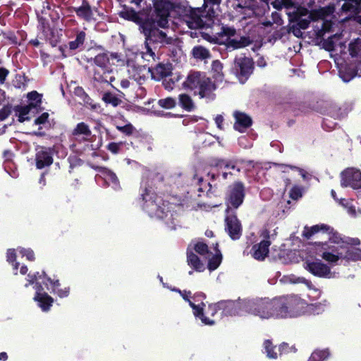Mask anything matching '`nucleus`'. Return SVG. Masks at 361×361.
<instances>
[{"label": "nucleus", "mask_w": 361, "mask_h": 361, "mask_svg": "<svg viewBox=\"0 0 361 361\" xmlns=\"http://www.w3.org/2000/svg\"><path fill=\"white\" fill-rule=\"evenodd\" d=\"M319 232L328 235V241L314 244V250L317 256L333 265L343 262L361 261V250L353 247L360 244V239L343 235L330 226L324 224L310 227L305 226L303 236L310 238L313 235Z\"/></svg>", "instance_id": "f257e3e1"}, {"label": "nucleus", "mask_w": 361, "mask_h": 361, "mask_svg": "<svg viewBox=\"0 0 361 361\" xmlns=\"http://www.w3.org/2000/svg\"><path fill=\"white\" fill-rule=\"evenodd\" d=\"M139 29L145 36V51L142 57L147 61H155L157 56L154 51L157 47H164L174 43L175 39L165 31L160 30L156 23L145 20L140 24Z\"/></svg>", "instance_id": "f03ea898"}, {"label": "nucleus", "mask_w": 361, "mask_h": 361, "mask_svg": "<svg viewBox=\"0 0 361 361\" xmlns=\"http://www.w3.org/2000/svg\"><path fill=\"white\" fill-rule=\"evenodd\" d=\"M27 277L28 283H26L25 286L27 287L30 284H35L34 288L36 290V294L34 300L38 302V305L43 311H47L49 310L50 307L52 305L53 299L47 293L44 292L42 293L43 288L41 283L44 284L47 289H49V283L52 291L56 293L60 298L67 297L69 294L68 288L59 289V287L60 283L59 280H51L46 276L44 272H42L41 274L39 272H37L34 275L29 274Z\"/></svg>", "instance_id": "7ed1b4c3"}, {"label": "nucleus", "mask_w": 361, "mask_h": 361, "mask_svg": "<svg viewBox=\"0 0 361 361\" xmlns=\"http://www.w3.org/2000/svg\"><path fill=\"white\" fill-rule=\"evenodd\" d=\"M183 85L185 88L194 91L195 94L208 102L214 100L216 97L214 91L216 86L204 73L190 71Z\"/></svg>", "instance_id": "20e7f679"}, {"label": "nucleus", "mask_w": 361, "mask_h": 361, "mask_svg": "<svg viewBox=\"0 0 361 361\" xmlns=\"http://www.w3.org/2000/svg\"><path fill=\"white\" fill-rule=\"evenodd\" d=\"M332 13L331 8H322L310 12L307 8L300 7L293 12L292 20L295 21L300 28L306 29L311 21L322 20L320 31L325 33L331 30V23L326 18Z\"/></svg>", "instance_id": "39448f33"}, {"label": "nucleus", "mask_w": 361, "mask_h": 361, "mask_svg": "<svg viewBox=\"0 0 361 361\" xmlns=\"http://www.w3.org/2000/svg\"><path fill=\"white\" fill-rule=\"evenodd\" d=\"M120 61V56L117 53H102L97 54L94 58L87 59V62L91 65H95L94 69L93 78L99 82H112L115 78L111 75V66L114 65V61Z\"/></svg>", "instance_id": "423d86ee"}, {"label": "nucleus", "mask_w": 361, "mask_h": 361, "mask_svg": "<svg viewBox=\"0 0 361 361\" xmlns=\"http://www.w3.org/2000/svg\"><path fill=\"white\" fill-rule=\"evenodd\" d=\"M245 312L262 319L276 318L274 298L245 299Z\"/></svg>", "instance_id": "0eeeda50"}, {"label": "nucleus", "mask_w": 361, "mask_h": 361, "mask_svg": "<svg viewBox=\"0 0 361 361\" xmlns=\"http://www.w3.org/2000/svg\"><path fill=\"white\" fill-rule=\"evenodd\" d=\"M141 196L143 202L142 208L152 218L164 219L169 216L168 207L165 202L152 191V188H148L145 185Z\"/></svg>", "instance_id": "6e6552de"}, {"label": "nucleus", "mask_w": 361, "mask_h": 361, "mask_svg": "<svg viewBox=\"0 0 361 361\" xmlns=\"http://www.w3.org/2000/svg\"><path fill=\"white\" fill-rule=\"evenodd\" d=\"M71 136L75 142L71 145V148L76 153L83 154L93 150L92 145L90 144L92 131L87 123L84 122L78 123L72 130Z\"/></svg>", "instance_id": "1a4fd4ad"}, {"label": "nucleus", "mask_w": 361, "mask_h": 361, "mask_svg": "<svg viewBox=\"0 0 361 361\" xmlns=\"http://www.w3.org/2000/svg\"><path fill=\"white\" fill-rule=\"evenodd\" d=\"M235 30L224 27L219 33L218 43L224 44L228 49H240L248 46L251 42L249 37L235 36Z\"/></svg>", "instance_id": "9d476101"}, {"label": "nucleus", "mask_w": 361, "mask_h": 361, "mask_svg": "<svg viewBox=\"0 0 361 361\" xmlns=\"http://www.w3.org/2000/svg\"><path fill=\"white\" fill-rule=\"evenodd\" d=\"M155 16L151 22L156 23L158 27L166 28L169 24L170 12L174 8V4L171 0H156L154 2Z\"/></svg>", "instance_id": "9b49d317"}, {"label": "nucleus", "mask_w": 361, "mask_h": 361, "mask_svg": "<svg viewBox=\"0 0 361 361\" xmlns=\"http://www.w3.org/2000/svg\"><path fill=\"white\" fill-rule=\"evenodd\" d=\"M194 249L198 254L209 260L208 269L210 271L215 270L220 265L222 255L216 247L214 248V252H212L209 250L207 244L199 241L195 244Z\"/></svg>", "instance_id": "f8f14e48"}, {"label": "nucleus", "mask_w": 361, "mask_h": 361, "mask_svg": "<svg viewBox=\"0 0 361 361\" xmlns=\"http://www.w3.org/2000/svg\"><path fill=\"white\" fill-rule=\"evenodd\" d=\"M243 300H226V301H221L216 303L214 306H211L210 309L212 310H216L217 308L219 310H221V315H226V316H233V315H239L242 316L243 315L245 312V309L243 308L244 303Z\"/></svg>", "instance_id": "ddd939ff"}, {"label": "nucleus", "mask_w": 361, "mask_h": 361, "mask_svg": "<svg viewBox=\"0 0 361 361\" xmlns=\"http://www.w3.org/2000/svg\"><path fill=\"white\" fill-rule=\"evenodd\" d=\"M304 268L312 274L319 277L331 279L336 276V273L331 272L330 267L320 259H305Z\"/></svg>", "instance_id": "4468645a"}, {"label": "nucleus", "mask_w": 361, "mask_h": 361, "mask_svg": "<svg viewBox=\"0 0 361 361\" xmlns=\"http://www.w3.org/2000/svg\"><path fill=\"white\" fill-rule=\"evenodd\" d=\"M252 61L245 56L236 57L233 69L240 82H245L252 72Z\"/></svg>", "instance_id": "2eb2a0df"}, {"label": "nucleus", "mask_w": 361, "mask_h": 361, "mask_svg": "<svg viewBox=\"0 0 361 361\" xmlns=\"http://www.w3.org/2000/svg\"><path fill=\"white\" fill-rule=\"evenodd\" d=\"M245 197L244 187L241 183H235L230 189L228 197V207L226 212H232V209H237L243 202Z\"/></svg>", "instance_id": "dca6fc26"}, {"label": "nucleus", "mask_w": 361, "mask_h": 361, "mask_svg": "<svg viewBox=\"0 0 361 361\" xmlns=\"http://www.w3.org/2000/svg\"><path fill=\"white\" fill-rule=\"evenodd\" d=\"M341 185L353 189L361 188V172L355 168H348L341 173Z\"/></svg>", "instance_id": "f3484780"}, {"label": "nucleus", "mask_w": 361, "mask_h": 361, "mask_svg": "<svg viewBox=\"0 0 361 361\" xmlns=\"http://www.w3.org/2000/svg\"><path fill=\"white\" fill-rule=\"evenodd\" d=\"M127 71L130 78L133 79L138 85H142L148 78L150 68H147L131 61L127 63Z\"/></svg>", "instance_id": "a211bd4d"}, {"label": "nucleus", "mask_w": 361, "mask_h": 361, "mask_svg": "<svg viewBox=\"0 0 361 361\" xmlns=\"http://www.w3.org/2000/svg\"><path fill=\"white\" fill-rule=\"evenodd\" d=\"M202 11L200 8H192L188 7L184 9L183 20L189 28L197 29L202 27L204 22L202 18Z\"/></svg>", "instance_id": "6ab92c4d"}, {"label": "nucleus", "mask_w": 361, "mask_h": 361, "mask_svg": "<svg viewBox=\"0 0 361 361\" xmlns=\"http://www.w3.org/2000/svg\"><path fill=\"white\" fill-rule=\"evenodd\" d=\"M262 235L267 239L254 245L251 250V255L254 259L258 261H263L267 257L271 245V242L268 240L269 238V232L267 230H264L262 233Z\"/></svg>", "instance_id": "aec40b11"}, {"label": "nucleus", "mask_w": 361, "mask_h": 361, "mask_svg": "<svg viewBox=\"0 0 361 361\" xmlns=\"http://www.w3.org/2000/svg\"><path fill=\"white\" fill-rule=\"evenodd\" d=\"M288 300H283V302L290 305V317H297L306 314L307 302L296 295H286Z\"/></svg>", "instance_id": "412c9836"}, {"label": "nucleus", "mask_w": 361, "mask_h": 361, "mask_svg": "<svg viewBox=\"0 0 361 361\" xmlns=\"http://www.w3.org/2000/svg\"><path fill=\"white\" fill-rule=\"evenodd\" d=\"M183 298L188 302L190 306L192 308L193 310V314L195 317H199L202 322L205 325H213L214 324V321L212 319H210L207 317H206L203 314V309L205 306V304L204 302H201L199 304H195L194 302H192L190 298V295H191V293L187 292V291H181L178 290Z\"/></svg>", "instance_id": "4be33fe9"}, {"label": "nucleus", "mask_w": 361, "mask_h": 361, "mask_svg": "<svg viewBox=\"0 0 361 361\" xmlns=\"http://www.w3.org/2000/svg\"><path fill=\"white\" fill-rule=\"evenodd\" d=\"M226 231L233 240L239 239L242 233V226L240 222L233 214V212L227 213L225 219Z\"/></svg>", "instance_id": "5701e85b"}, {"label": "nucleus", "mask_w": 361, "mask_h": 361, "mask_svg": "<svg viewBox=\"0 0 361 361\" xmlns=\"http://www.w3.org/2000/svg\"><path fill=\"white\" fill-rule=\"evenodd\" d=\"M281 281L286 283H304L312 291V293L310 294V297L318 298L321 296V290L314 288L311 281L305 279L304 277H299L294 274H290L283 276Z\"/></svg>", "instance_id": "b1692460"}, {"label": "nucleus", "mask_w": 361, "mask_h": 361, "mask_svg": "<svg viewBox=\"0 0 361 361\" xmlns=\"http://www.w3.org/2000/svg\"><path fill=\"white\" fill-rule=\"evenodd\" d=\"M283 300H288L286 295L274 298L276 318L290 317V305L283 304Z\"/></svg>", "instance_id": "393cba45"}, {"label": "nucleus", "mask_w": 361, "mask_h": 361, "mask_svg": "<svg viewBox=\"0 0 361 361\" xmlns=\"http://www.w3.org/2000/svg\"><path fill=\"white\" fill-rule=\"evenodd\" d=\"M99 172L98 176L104 179L109 186L112 187L114 190L119 188L118 179L113 171L104 167H99Z\"/></svg>", "instance_id": "a878e982"}, {"label": "nucleus", "mask_w": 361, "mask_h": 361, "mask_svg": "<svg viewBox=\"0 0 361 361\" xmlns=\"http://www.w3.org/2000/svg\"><path fill=\"white\" fill-rule=\"evenodd\" d=\"M234 117L235 119L234 128L239 132H244L252 125L251 118L244 113L235 111L234 113Z\"/></svg>", "instance_id": "bb28decb"}, {"label": "nucleus", "mask_w": 361, "mask_h": 361, "mask_svg": "<svg viewBox=\"0 0 361 361\" xmlns=\"http://www.w3.org/2000/svg\"><path fill=\"white\" fill-rule=\"evenodd\" d=\"M35 159L36 166L39 169L50 166L53 162V158L49 150L44 148L37 151Z\"/></svg>", "instance_id": "cd10ccee"}, {"label": "nucleus", "mask_w": 361, "mask_h": 361, "mask_svg": "<svg viewBox=\"0 0 361 361\" xmlns=\"http://www.w3.org/2000/svg\"><path fill=\"white\" fill-rule=\"evenodd\" d=\"M171 72V66L168 64L159 63L154 68H150V72L153 79L160 80L170 75Z\"/></svg>", "instance_id": "c85d7f7f"}, {"label": "nucleus", "mask_w": 361, "mask_h": 361, "mask_svg": "<svg viewBox=\"0 0 361 361\" xmlns=\"http://www.w3.org/2000/svg\"><path fill=\"white\" fill-rule=\"evenodd\" d=\"M74 11L78 17L87 22L94 20L92 10L86 0L82 1V4L80 6L74 8Z\"/></svg>", "instance_id": "c756f323"}, {"label": "nucleus", "mask_w": 361, "mask_h": 361, "mask_svg": "<svg viewBox=\"0 0 361 361\" xmlns=\"http://www.w3.org/2000/svg\"><path fill=\"white\" fill-rule=\"evenodd\" d=\"M329 302L327 300H323L321 302L314 303V304H307V309L306 313L313 314H319L325 311V310L329 307Z\"/></svg>", "instance_id": "7c9ffc66"}, {"label": "nucleus", "mask_w": 361, "mask_h": 361, "mask_svg": "<svg viewBox=\"0 0 361 361\" xmlns=\"http://www.w3.org/2000/svg\"><path fill=\"white\" fill-rule=\"evenodd\" d=\"M188 263L189 266L192 267L197 271H203L204 270V266L201 262L199 257L190 251H188L187 253Z\"/></svg>", "instance_id": "2f4dec72"}, {"label": "nucleus", "mask_w": 361, "mask_h": 361, "mask_svg": "<svg viewBox=\"0 0 361 361\" xmlns=\"http://www.w3.org/2000/svg\"><path fill=\"white\" fill-rule=\"evenodd\" d=\"M102 100L107 104H111L116 107L121 104V99L115 94L111 92H105L102 95Z\"/></svg>", "instance_id": "473e14b6"}, {"label": "nucleus", "mask_w": 361, "mask_h": 361, "mask_svg": "<svg viewBox=\"0 0 361 361\" xmlns=\"http://www.w3.org/2000/svg\"><path fill=\"white\" fill-rule=\"evenodd\" d=\"M192 55L195 59L201 60L211 57L209 50L202 46L195 47L192 49Z\"/></svg>", "instance_id": "72a5a7b5"}, {"label": "nucleus", "mask_w": 361, "mask_h": 361, "mask_svg": "<svg viewBox=\"0 0 361 361\" xmlns=\"http://www.w3.org/2000/svg\"><path fill=\"white\" fill-rule=\"evenodd\" d=\"M264 352L269 358L276 359L278 357L276 346L274 345L271 340H266L264 342Z\"/></svg>", "instance_id": "f704fd0d"}, {"label": "nucleus", "mask_w": 361, "mask_h": 361, "mask_svg": "<svg viewBox=\"0 0 361 361\" xmlns=\"http://www.w3.org/2000/svg\"><path fill=\"white\" fill-rule=\"evenodd\" d=\"M349 52L353 57L361 56V39L357 38L349 44Z\"/></svg>", "instance_id": "c9c22d12"}, {"label": "nucleus", "mask_w": 361, "mask_h": 361, "mask_svg": "<svg viewBox=\"0 0 361 361\" xmlns=\"http://www.w3.org/2000/svg\"><path fill=\"white\" fill-rule=\"evenodd\" d=\"M180 105L187 111H191L194 109V104L191 97L186 94L179 95Z\"/></svg>", "instance_id": "e433bc0d"}, {"label": "nucleus", "mask_w": 361, "mask_h": 361, "mask_svg": "<svg viewBox=\"0 0 361 361\" xmlns=\"http://www.w3.org/2000/svg\"><path fill=\"white\" fill-rule=\"evenodd\" d=\"M27 98L30 100V104L27 106H29L31 109L35 108L41 104L42 96L36 91L28 93Z\"/></svg>", "instance_id": "4c0bfd02"}, {"label": "nucleus", "mask_w": 361, "mask_h": 361, "mask_svg": "<svg viewBox=\"0 0 361 361\" xmlns=\"http://www.w3.org/2000/svg\"><path fill=\"white\" fill-rule=\"evenodd\" d=\"M85 39V33L81 31L78 33L75 40L69 42V48L72 50L78 49L80 46L82 45Z\"/></svg>", "instance_id": "58836bf2"}, {"label": "nucleus", "mask_w": 361, "mask_h": 361, "mask_svg": "<svg viewBox=\"0 0 361 361\" xmlns=\"http://www.w3.org/2000/svg\"><path fill=\"white\" fill-rule=\"evenodd\" d=\"M120 16L128 20H131L137 23H140V17L133 10H124L120 13Z\"/></svg>", "instance_id": "ea45409f"}, {"label": "nucleus", "mask_w": 361, "mask_h": 361, "mask_svg": "<svg viewBox=\"0 0 361 361\" xmlns=\"http://www.w3.org/2000/svg\"><path fill=\"white\" fill-rule=\"evenodd\" d=\"M329 355L327 350H316L312 353L308 361H323Z\"/></svg>", "instance_id": "a19ab883"}, {"label": "nucleus", "mask_w": 361, "mask_h": 361, "mask_svg": "<svg viewBox=\"0 0 361 361\" xmlns=\"http://www.w3.org/2000/svg\"><path fill=\"white\" fill-rule=\"evenodd\" d=\"M339 204L345 207L347 212L352 216H356L355 207L352 204V202L345 199H340Z\"/></svg>", "instance_id": "79ce46f5"}, {"label": "nucleus", "mask_w": 361, "mask_h": 361, "mask_svg": "<svg viewBox=\"0 0 361 361\" xmlns=\"http://www.w3.org/2000/svg\"><path fill=\"white\" fill-rule=\"evenodd\" d=\"M176 100L172 97H166L158 101V104L165 109H172L176 106Z\"/></svg>", "instance_id": "37998d69"}, {"label": "nucleus", "mask_w": 361, "mask_h": 361, "mask_svg": "<svg viewBox=\"0 0 361 361\" xmlns=\"http://www.w3.org/2000/svg\"><path fill=\"white\" fill-rule=\"evenodd\" d=\"M31 108L29 106H22L18 110V121L20 122H24L29 119L27 115L30 111Z\"/></svg>", "instance_id": "c03bdc74"}, {"label": "nucleus", "mask_w": 361, "mask_h": 361, "mask_svg": "<svg viewBox=\"0 0 361 361\" xmlns=\"http://www.w3.org/2000/svg\"><path fill=\"white\" fill-rule=\"evenodd\" d=\"M116 128L120 132L124 133L126 135H131L135 131V127L131 123H127L125 126H117Z\"/></svg>", "instance_id": "a18cd8bd"}, {"label": "nucleus", "mask_w": 361, "mask_h": 361, "mask_svg": "<svg viewBox=\"0 0 361 361\" xmlns=\"http://www.w3.org/2000/svg\"><path fill=\"white\" fill-rule=\"evenodd\" d=\"M303 188L302 187L295 185L290 191V197L293 200H298L302 196Z\"/></svg>", "instance_id": "49530a36"}, {"label": "nucleus", "mask_w": 361, "mask_h": 361, "mask_svg": "<svg viewBox=\"0 0 361 361\" xmlns=\"http://www.w3.org/2000/svg\"><path fill=\"white\" fill-rule=\"evenodd\" d=\"M219 166L225 170L232 169L236 170L238 172L240 171V169L236 166V161H222Z\"/></svg>", "instance_id": "de8ad7c7"}, {"label": "nucleus", "mask_w": 361, "mask_h": 361, "mask_svg": "<svg viewBox=\"0 0 361 361\" xmlns=\"http://www.w3.org/2000/svg\"><path fill=\"white\" fill-rule=\"evenodd\" d=\"M17 250L23 257L25 256L27 260L33 261L35 259V254L32 250L18 247Z\"/></svg>", "instance_id": "09e8293b"}, {"label": "nucleus", "mask_w": 361, "mask_h": 361, "mask_svg": "<svg viewBox=\"0 0 361 361\" xmlns=\"http://www.w3.org/2000/svg\"><path fill=\"white\" fill-rule=\"evenodd\" d=\"M11 111L8 108H3L0 110V123L4 121L6 118H8ZM6 126L4 125L3 128H0V135L3 134L5 132V129Z\"/></svg>", "instance_id": "8fccbe9b"}, {"label": "nucleus", "mask_w": 361, "mask_h": 361, "mask_svg": "<svg viewBox=\"0 0 361 361\" xmlns=\"http://www.w3.org/2000/svg\"><path fill=\"white\" fill-rule=\"evenodd\" d=\"M124 143L122 142H110L107 145V149L114 154H118L121 149V148L123 146Z\"/></svg>", "instance_id": "3c124183"}, {"label": "nucleus", "mask_w": 361, "mask_h": 361, "mask_svg": "<svg viewBox=\"0 0 361 361\" xmlns=\"http://www.w3.org/2000/svg\"><path fill=\"white\" fill-rule=\"evenodd\" d=\"M277 166H279V167H281L283 169V172H286V169L288 168L292 169H297L303 179L305 180L307 178V172L302 169L297 168L296 166H290V165L289 166V165H283V164H277Z\"/></svg>", "instance_id": "603ef678"}, {"label": "nucleus", "mask_w": 361, "mask_h": 361, "mask_svg": "<svg viewBox=\"0 0 361 361\" xmlns=\"http://www.w3.org/2000/svg\"><path fill=\"white\" fill-rule=\"evenodd\" d=\"M212 68V71L216 73L215 76L218 77L221 73L223 66L219 61L216 60L213 61Z\"/></svg>", "instance_id": "864d4df0"}, {"label": "nucleus", "mask_w": 361, "mask_h": 361, "mask_svg": "<svg viewBox=\"0 0 361 361\" xmlns=\"http://www.w3.org/2000/svg\"><path fill=\"white\" fill-rule=\"evenodd\" d=\"M238 144L241 147L245 149L250 148L252 145V142L245 136H242L238 139Z\"/></svg>", "instance_id": "5fc2aeb1"}, {"label": "nucleus", "mask_w": 361, "mask_h": 361, "mask_svg": "<svg viewBox=\"0 0 361 361\" xmlns=\"http://www.w3.org/2000/svg\"><path fill=\"white\" fill-rule=\"evenodd\" d=\"M49 118L48 113H43L40 116L37 118L35 121L36 125L45 124L47 122Z\"/></svg>", "instance_id": "6e6d98bb"}, {"label": "nucleus", "mask_w": 361, "mask_h": 361, "mask_svg": "<svg viewBox=\"0 0 361 361\" xmlns=\"http://www.w3.org/2000/svg\"><path fill=\"white\" fill-rule=\"evenodd\" d=\"M16 257V250L14 249H9L7 251V261L8 262H14Z\"/></svg>", "instance_id": "4d7b16f0"}, {"label": "nucleus", "mask_w": 361, "mask_h": 361, "mask_svg": "<svg viewBox=\"0 0 361 361\" xmlns=\"http://www.w3.org/2000/svg\"><path fill=\"white\" fill-rule=\"evenodd\" d=\"M204 298H205V295L203 293H198L194 295L192 301L194 302L195 304H199V303L203 302L202 300Z\"/></svg>", "instance_id": "13d9d810"}, {"label": "nucleus", "mask_w": 361, "mask_h": 361, "mask_svg": "<svg viewBox=\"0 0 361 361\" xmlns=\"http://www.w3.org/2000/svg\"><path fill=\"white\" fill-rule=\"evenodd\" d=\"M141 85H139V86L137 87V89L136 90V96L139 98L145 97L147 94L146 89Z\"/></svg>", "instance_id": "bf43d9fd"}, {"label": "nucleus", "mask_w": 361, "mask_h": 361, "mask_svg": "<svg viewBox=\"0 0 361 361\" xmlns=\"http://www.w3.org/2000/svg\"><path fill=\"white\" fill-rule=\"evenodd\" d=\"M174 220L175 219L173 217L172 214H170V217L166 220V224L171 230L176 228V224H175Z\"/></svg>", "instance_id": "052dcab7"}, {"label": "nucleus", "mask_w": 361, "mask_h": 361, "mask_svg": "<svg viewBox=\"0 0 361 361\" xmlns=\"http://www.w3.org/2000/svg\"><path fill=\"white\" fill-rule=\"evenodd\" d=\"M221 2V0H204V6L205 7L219 6Z\"/></svg>", "instance_id": "680f3d73"}, {"label": "nucleus", "mask_w": 361, "mask_h": 361, "mask_svg": "<svg viewBox=\"0 0 361 361\" xmlns=\"http://www.w3.org/2000/svg\"><path fill=\"white\" fill-rule=\"evenodd\" d=\"M51 37H47V40L49 42L52 47H56L59 42V37L55 36L53 32L51 31Z\"/></svg>", "instance_id": "e2e57ef3"}, {"label": "nucleus", "mask_w": 361, "mask_h": 361, "mask_svg": "<svg viewBox=\"0 0 361 361\" xmlns=\"http://www.w3.org/2000/svg\"><path fill=\"white\" fill-rule=\"evenodd\" d=\"M8 74V71L4 68H0V82H4Z\"/></svg>", "instance_id": "0e129e2a"}, {"label": "nucleus", "mask_w": 361, "mask_h": 361, "mask_svg": "<svg viewBox=\"0 0 361 361\" xmlns=\"http://www.w3.org/2000/svg\"><path fill=\"white\" fill-rule=\"evenodd\" d=\"M215 123L216 124V126L218 127V128H219L220 130H222L223 129V122H224V118L221 115H217L215 118Z\"/></svg>", "instance_id": "69168bd1"}, {"label": "nucleus", "mask_w": 361, "mask_h": 361, "mask_svg": "<svg viewBox=\"0 0 361 361\" xmlns=\"http://www.w3.org/2000/svg\"><path fill=\"white\" fill-rule=\"evenodd\" d=\"M276 350L278 352V355H281L283 353H287L288 350V345L286 343H282L279 345V347L277 348Z\"/></svg>", "instance_id": "338daca9"}, {"label": "nucleus", "mask_w": 361, "mask_h": 361, "mask_svg": "<svg viewBox=\"0 0 361 361\" xmlns=\"http://www.w3.org/2000/svg\"><path fill=\"white\" fill-rule=\"evenodd\" d=\"M130 86V82L127 79H123L121 81V87L123 88V89H126V88H128Z\"/></svg>", "instance_id": "774afa93"}]
</instances>
